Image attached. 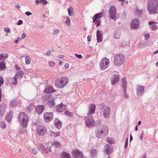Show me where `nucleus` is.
Here are the masks:
<instances>
[{
    "mask_svg": "<svg viewBox=\"0 0 158 158\" xmlns=\"http://www.w3.org/2000/svg\"><path fill=\"white\" fill-rule=\"evenodd\" d=\"M147 8L150 14H157L158 0H148Z\"/></svg>",
    "mask_w": 158,
    "mask_h": 158,
    "instance_id": "f257e3e1",
    "label": "nucleus"
},
{
    "mask_svg": "<svg viewBox=\"0 0 158 158\" xmlns=\"http://www.w3.org/2000/svg\"><path fill=\"white\" fill-rule=\"evenodd\" d=\"M68 82V78L66 77H63L56 80L55 82V84L57 88L61 89L66 86Z\"/></svg>",
    "mask_w": 158,
    "mask_h": 158,
    "instance_id": "f03ea898",
    "label": "nucleus"
},
{
    "mask_svg": "<svg viewBox=\"0 0 158 158\" xmlns=\"http://www.w3.org/2000/svg\"><path fill=\"white\" fill-rule=\"evenodd\" d=\"M109 128L107 126L103 125L101 126L96 133V135L98 138L104 137L107 135L108 133Z\"/></svg>",
    "mask_w": 158,
    "mask_h": 158,
    "instance_id": "7ed1b4c3",
    "label": "nucleus"
},
{
    "mask_svg": "<svg viewBox=\"0 0 158 158\" xmlns=\"http://www.w3.org/2000/svg\"><path fill=\"white\" fill-rule=\"evenodd\" d=\"M18 119L22 125L26 127L27 125L29 119L27 114L24 112H21L19 114Z\"/></svg>",
    "mask_w": 158,
    "mask_h": 158,
    "instance_id": "20e7f679",
    "label": "nucleus"
},
{
    "mask_svg": "<svg viewBox=\"0 0 158 158\" xmlns=\"http://www.w3.org/2000/svg\"><path fill=\"white\" fill-rule=\"evenodd\" d=\"M125 57L121 54H118L114 57V64L117 66H120L122 65L125 61Z\"/></svg>",
    "mask_w": 158,
    "mask_h": 158,
    "instance_id": "39448f33",
    "label": "nucleus"
},
{
    "mask_svg": "<svg viewBox=\"0 0 158 158\" xmlns=\"http://www.w3.org/2000/svg\"><path fill=\"white\" fill-rule=\"evenodd\" d=\"M110 61L106 57L103 58L99 62V67L102 70L106 69L109 65Z\"/></svg>",
    "mask_w": 158,
    "mask_h": 158,
    "instance_id": "423d86ee",
    "label": "nucleus"
},
{
    "mask_svg": "<svg viewBox=\"0 0 158 158\" xmlns=\"http://www.w3.org/2000/svg\"><path fill=\"white\" fill-rule=\"evenodd\" d=\"M47 129L44 126H38L36 129V134L40 136H44L47 133Z\"/></svg>",
    "mask_w": 158,
    "mask_h": 158,
    "instance_id": "0eeeda50",
    "label": "nucleus"
},
{
    "mask_svg": "<svg viewBox=\"0 0 158 158\" xmlns=\"http://www.w3.org/2000/svg\"><path fill=\"white\" fill-rule=\"evenodd\" d=\"M102 13H100L94 15L93 18V22L94 23L97 27L99 26L101 24V20L100 19L102 16Z\"/></svg>",
    "mask_w": 158,
    "mask_h": 158,
    "instance_id": "6e6552de",
    "label": "nucleus"
},
{
    "mask_svg": "<svg viewBox=\"0 0 158 158\" xmlns=\"http://www.w3.org/2000/svg\"><path fill=\"white\" fill-rule=\"evenodd\" d=\"M85 124L88 127L93 126L95 123L93 117L92 116H89L86 117L85 118Z\"/></svg>",
    "mask_w": 158,
    "mask_h": 158,
    "instance_id": "1a4fd4ad",
    "label": "nucleus"
},
{
    "mask_svg": "<svg viewBox=\"0 0 158 158\" xmlns=\"http://www.w3.org/2000/svg\"><path fill=\"white\" fill-rule=\"evenodd\" d=\"M23 74L24 72L22 71H18L16 73L15 76L12 79L13 80L12 82V84L13 85H16L17 84V79L22 78Z\"/></svg>",
    "mask_w": 158,
    "mask_h": 158,
    "instance_id": "9d476101",
    "label": "nucleus"
},
{
    "mask_svg": "<svg viewBox=\"0 0 158 158\" xmlns=\"http://www.w3.org/2000/svg\"><path fill=\"white\" fill-rule=\"evenodd\" d=\"M109 11L110 13L111 18L114 20L116 19V10L115 8L113 6H111L110 8Z\"/></svg>",
    "mask_w": 158,
    "mask_h": 158,
    "instance_id": "9b49d317",
    "label": "nucleus"
},
{
    "mask_svg": "<svg viewBox=\"0 0 158 158\" xmlns=\"http://www.w3.org/2000/svg\"><path fill=\"white\" fill-rule=\"evenodd\" d=\"M158 23L156 22L150 21L148 22V25H149L150 28L152 30L156 31L158 28L156 24Z\"/></svg>",
    "mask_w": 158,
    "mask_h": 158,
    "instance_id": "f8f14e48",
    "label": "nucleus"
},
{
    "mask_svg": "<svg viewBox=\"0 0 158 158\" xmlns=\"http://www.w3.org/2000/svg\"><path fill=\"white\" fill-rule=\"evenodd\" d=\"M73 154L75 158H83L82 154L79 150L77 149L73 150Z\"/></svg>",
    "mask_w": 158,
    "mask_h": 158,
    "instance_id": "ddd939ff",
    "label": "nucleus"
},
{
    "mask_svg": "<svg viewBox=\"0 0 158 158\" xmlns=\"http://www.w3.org/2000/svg\"><path fill=\"white\" fill-rule=\"evenodd\" d=\"M73 154L75 158H83L82 154L79 150L77 149L73 150Z\"/></svg>",
    "mask_w": 158,
    "mask_h": 158,
    "instance_id": "4468645a",
    "label": "nucleus"
},
{
    "mask_svg": "<svg viewBox=\"0 0 158 158\" xmlns=\"http://www.w3.org/2000/svg\"><path fill=\"white\" fill-rule=\"evenodd\" d=\"M66 105L61 103L56 106V110L59 112H62L64 111L66 108Z\"/></svg>",
    "mask_w": 158,
    "mask_h": 158,
    "instance_id": "2eb2a0df",
    "label": "nucleus"
},
{
    "mask_svg": "<svg viewBox=\"0 0 158 158\" xmlns=\"http://www.w3.org/2000/svg\"><path fill=\"white\" fill-rule=\"evenodd\" d=\"M44 117L46 121L48 122L50 121L53 119V113L52 112L49 113H46L44 114Z\"/></svg>",
    "mask_w": 158,
    "mask_h": 158,
    "instance_id": "dca6fc26",
    "label": "nucleus"
},
{
    "mask_svg": "<svg viewBox=\"0 0 158 158\" xmlns=\"http://www.w3.org/2000/svg\"><path fill=\"white\" fill-rule=\"evenodd\" d=\"M110 112V108L109 106H106L103 110V114L104 117L107 118L109 117Z\"/></svg>",
    "mask_w": 158,
    "mask_h": 158,
    "instance_id": "f3484780",
    "label": "nucleus"
},
{
    "mask_svg": "<svg viewBox=\"0 0 158 158\" xmlns=\"http://www.w3.org/2000/svg\"><path fill=\"white\" fill-rule=\"evenodd\" d=\"M131 26L132 28H138L139 26V23L137 19H134L132 20L131 23Z\"/></svg>",
    "mask_w": 158,
    "mask_h": 158,
    "instance_id": "a211bd4d",
    "label": "nucleus"
},
{
    "mask_svg": "<svg viewBox=\"0 0 158 158\" xmlns=\"http://www.w3.org/2000/svg\"><path fill=\"white\" fill-rule=\"evenodd\" d=\"M122 85L125 94V96L126 98H127L128 97L126 94V88L127 86V81L125 78L122 79Z\"/></svg>",
    "mask_w": 158,
    "mask_h": 158,
    "instance_id": "6ab92c4d",
    "label": "nucleus"
},
{
    "mask_svg": "<svg viewBox=\"0 0 158 158\" xmlns=\"http://www.w3.org/2000/svg\"><path fill=\"white\" fill-rule=\"evenodd\" d=\"M55 91V90L51 85L47 86L44 90V92L45 93H52Z\"/></svg>",
    "mask_w": 158,
    "mask_h": 158,
    "instance_id": "aec40b11",
    "label": "nucleus"
},
{
    "mask_svg": "<svg viewBox=\"0 0 158 158\" xmlns=\"http://www.w3.org/2000/svg\"><path fill=\"white\" fill-rule=\"evenodd\" d=\"M96 108L95 106L93 104H90L89 107V111L87 114L88 115H90L93 114L95 111Z\"/></svg>",
    "mask_w": 158,
    "mask_h": 158,
    "instance_id": "412c9836",
    "label": "nucleus"
},
{
    "mask_svg": "<svg viewBox=\"0 0 158 158\" xmlns=\"http://www.w3.org/2000/svg\"><path fill=\"white\" fill-rule=\"evenodd\" d=\"M35 110L38 114L42 113L44 110V106L42 105H38L35 108Z\"/></svg>",
    "mask_w": 158,
    "mask_h": 158,
    "instance_id": "4be33fe9",
    "label": "nucleus"
},
{
    "mask_svg": "<svg viewBox=\"0 0 158 158\" xmlns=\"http://www.w3.org/2000/svg\"><path fill=\"white\" fill-rule=\"evenodd\" d=\"M119 77L118 75H114L112 77L111 84L114 85L119 81Z\"/></svg>",
    "mask_w": 158,
    "mask_h": 158,
    "instance_id": "5701e85b",
    "label": "nucleus"
},
{
    "mask_svg": "<svg viewBox=\"0 0 158 158\" xmlns=\"http://www.w3.org/2000/svg\"><path fill=\"white\" fill-rule=\"evenodd\" d=\"M54 125L58 129H60L61 127L62 124V122L59 119L56 118L54 121Z\"/></svg>",
    "mask_w": 158,
    "mask_h": 158,
    "instance_id": "b1692460",
    "label": "nucleus"
},
{
    "mask_svg": "<svg viewBox=\"0 0 158 158\" xmlns=\"http://www.w3.org/2000/svg\"><path fill=\"white\" fill-rule=\"evenodd\" d=\"M55 99L52 97L51 96L48 100V104L51 107H53L55 105L54 102Z\"/></svg>",
    "mask_w": 158,
    "mask_h": 158,
    "instance_id": "393cba45",
    "label": "nucleus"
},
{
    "mask_svg": "<svg viewBox=\"0 0 158 158\" xmlns=\"http://www.w3.org/2000/svg\"><path fill=\"white\" fill-rule=\"evenodd\" d=\"M97 37L98 42H99L102 41V34H101L99 30H97Z\"/></svg>",
    "mask_w": 158,
    "mask_h": 158,
    "instance_id": "a878e982",
    "label": "nucleus"
},
{
    "mask_svg": "<svg viewBox=\"0 0 158 158\" xmlns=\"http://www.w3.org/2000/svg\"><path fill=\"white\" fill-rule=\"evenodd\" d=\"M144 87L143 86H139L137 88V92L138 94H141L144 93Z\"/></svg>",
    "mask_w": 158,
    "mask_h": 158,
    "instance_id": "bb28decb",
    "label": "nucleus"
},
{
    "mask_svg": "<svg viewBox=\"0 0 158 158\" xmlns=\"http://www.w3.org/2000/svg\"><path fill=\"white\" fill-rule=\"evenodd\" d=\"M61 156L62 158H71L70 155L65 152H63L61 153Z\"/></svg>",
    "mask_w": 158,
    "mask_h": 158,
    "instance_id": "cd10ccee",
    "label": "nucleus"
},
{
    "mask_svg": "<svg viewBox=\"0 0 158 158\" xmlns=\"http://www.w3.org/2000/svg\"><path fill=\"white\" fill-rule=\"evenodd\" d=\"M6 107L4 105H2L0 107V115H3L6 111Z\"/></svg>",
    "mask_w": 158,
    "mask_h": 158,
    "instance_id": "c85d7f7f",
    "label": "nucleus"
},
{
    "mask_svg": "<svg viewBox=\"0 0 158 158\" xmlns=\"http://www.w3.org/2000/svg\"><path fill=\"white\" fill-rule=\"evenodd\" d=\"M106 152L107 154H109L112 152L113 151V148L112 146H111L109 148L108 145H106Z\"/></svg>",
    "mask_w": 158,
    "mask_h": 158,
    "instance_id": "c756f323",
    "label": "nucleus"
},
{
    "mask_svg": "<svg viewBox=\"0 0 158 158\" xmlns=\"http://www.w3.org/2000/svg\"><path fill=\"white\" fill-rule=\"evenodd\" d=\"M13 117L12 114L10 113L8 114L6 116V119L8 122H10Z\"/></svg>",
    "mask_w": 158,
    "mask_h": 158,
    "instance_id": "7c9ffc66",
    "label": "nucleus"
},
{
    "mask_svg": "<svg viewBox=\"0 0 158 158\" xmlns=\"http://www.w3.org/2000/svg\"><path fill=\"white\" fill-rule=\"evenodd\" d=\"M6 69V66L4 62H0V71H2Z\"/></svg>",
    "mask_w": 158,
    "mask_h": 158,
    "instance_id": "2f4dec72",
    "label": "nucleus"
},
{
    "mask_svg": "<svg viewBox=\"0 0 158 158\" xmlns=\"http://www.w3.org/2000/svg\"><path fill=\"white\" fill-rule=\"evenodd\" d=\"M25 63L27 65L31 63V59L30 57L27 55L25 57Z\"/></svg>",
    "mask_w": 158,
    "mask_h": 158,
    "instance_id": "473e14b6",
    "label": "nucleus"
},
{
    "mask_svg": "<svg viewBox=\"0 0 158 158\" xmlns=\"http://www.w3.org/2000/svg\"><path fill=\"white\" fill-rule=\"evenodd\" d=\"M8 57L7 54H5L4 55L2 54L0 55V60L1 61H4L6 60Z\"/></svg>",
    "mask_w": 158,
    "mask_h": 158,
    "instance_id": "72a5a7b5",
    "label": "nucleus"
},
{
    "mask_svg": "<svg viewBox=\"0 0 158 158\" xmlns=\"http://www.w3.org/2000/svg\"><path fill=\"white\" fill-rule=\"evenodd\" d=\"M69 15L71 16H72L74 15V12L73 10V8L72 7H70L68 8Z\"/></svg>",
    "mask_w": 158,
    "mask_h": 158,
    "instance_id": "f704fd0d",
    "label": "nucleus"
},
{
    "mask_svg": "<svg viewBox=\"0 0 158 158\" xmlns=\"http://www.w3.org/2000/svg\"><path fill=\"white\" fill-rule=\"evenodd\" d=\"M39 150V148L38 147L34 148L31 150V153L33 154L36 155Z\"/></svg>",
    "mask_w": 158,
    "mask_h": 158,
    "instance_id": "c9c22d12",
    "label": "nucleus"
},
{
    "mask_svg": "<svg viewBox=\"0 0 158 158\" xmlns=\"http://www.w3.org/2000/svg\"><path fill=\"white\" fill-rule=\"evenodd\" d=\"M51 132L52 135L54 137L59 136L60 135V132H55L53 131H51Z\"/></svg>",
    "mask_w": 158,
    "mask_h": 158,
    "instance_id": "e433bc0d",
    "label": "nucleus"
},
{
    "mask_svg": "<svg viewBox=\"0 0 158 158\" xmlns=\"http://www.w3.org/2000/svg\"><path fill=\"white\" fill-rule=\"evenodd\" d=\"M106 141L107 142L110 144H114L115 143L114 140L112 139L108 138L106 139Z\"/></svg>",
    "mask_w": 158,
    "mask_h": 158,
    "instance_id": "4c0bfd02",
    "label": "nucleus"
},
{
    "mask_svg": "<svg viewBox=\"0 0 158 158\" xmlns=\"http://www.w3.org/2000/svg\"><path fill=\"white\" fill-rule=\"evenodd\" d=\"M51 96L50 95V94H47L44 95L43 98L44 101H48V100H49V98H50Z\"/></svg>",
    "mask_w": 158,
    "mask_h": 158,
    "instance_id": "58836bf2",
    "label": "nucleus"
},
{
    "mask_svg": "<svg viewBox=\"0 0 158 158\" xmlns=\"http://www.w3.org/2000/svg\"><path fill=\"white\" fill-rule=\"evenodd\" d=\"M40 146L41 148V149L45 153H48L47 149H46L44 147L43 145L42 144H40Z\"/></svg>",
    "mask_w": 158,
    "mask_h": 158,
    "instance_id": "ea45409f",
    "label": "nucleus"
},
{
    "mask_svg": "<svg viewBox=\"0 0 158 158\" xmlns=\"http://www.w3.org/2000/svg\"><path fill=\"white\" fill-rule=\"evenodd\" d=\"M17 101L14 100L12 101L10 103V106L12 107H15L17 105Z\"/></svg>",
    "mask_w": 158,
    "mask_h": 158,
    "instance_id": "a19ab883",
    "label": "nucleus"
},
{
    "mask_svg": "<svg viewBox=\"0 0 158 158\" xmlns=\"http://www.w3.org/2000/svg\"><path fill=\"white\" fill-rule=\"evenodd\" d=\"M120 32H116L114 35V38L116 39H118L120 38Z\"/></svg>",
    "mask_w": 158,
    "mask_h": 158,
    "instance_id": "79ce46f5",
    "label": "nucleus"
},
{
    "mask_svg": "<svg viewBox=\"0 0 158 158\" xmlns=\"http://www.w3.org/2000/svg\"><path fill=\"white\" fill-rule=\"evenodd\" d=\"M64 113L66 115L70 117H72L73 116V114L72 113L70 112L67 110H66L64 112Z\"/></svg>",
    "mask_w": 158,
    "mask_h": 158,
    "instance_id": "37998d69",
    "label": "nucleus"
},
{
    "mask_svg": "<svg viewBox=\"0 0 158 158\" xmlns=\"http://www.w3.org/2000/svg\"><path fill=\"white\" fill-rule=\"evenodd\" d=\"M66 23L68 26H69L70 25L71 21L70 19L67 17L65 21Z\"/></svg>",
    "mask_w": 158,
    "mask_h": 158,
    "instance_id": "c03bdc74",
    "label": "nucleus"
},
{
    "mask_svg": "<svg viewBox=\"0 0 158 158\" xmlns=\"http://www.w3.org/2000/svg\"><path fill=\"white\" fill-rule=\"evenodd\" d=\"M49 65L52 67H54L56 65L55 62L52 61H51L48 62Z\"/></svg>",
    "mask_w": 158,
    "mask_h": 158,
    "instance_id": "a18cd8bd",
    "label": "nucleus"
},
{
    "mask_svg": "<svg viewBox=\"0 0 158 158\" xmlns=\"http://www.w3.org/2000/svg\"><path fill=\"white\" fill-rule=\"evenodd\" d=\"M0 126L2 129H4L6 127V124L4 122L2 121L0 123Z\"/></svg>",
    "mask_w": 158,
    "mask_h": 158,
    "instance_id": "49530a36",
    "label": "nucleus"
},
{
    "mask_svg": "<svg viewBox=\"0 0 158 158\" xmlns=\"http://www.w3.org/2000/svg\"><path fill=\"white\" fill-rule=\"evenodd\" d=\"M96 154V151L94 149L92 150L91 151V156L92 157H94Z\"/></svg>",
    "mask_w": 158,
    "mask_h": 158,
    "instance_id": "de8ad7c7",
    "label": "nucleus"
},
{
    "mask_svg": "<svg viewBox=\"0 0 158 158\" xmlns=\"http://www.w3.org/2000/svg\"><path fill=\"white\" fill-rule=\"evenodd\" d=\"M4 83V80L2 77H0V87L3 85Z\"/></svg>",
    "mask_w": 158,
    "mask_h": 158,
    "instance_id": "09e8293b",
    "label": "nucleus"
},
{
    "mask_svg": "<svg viewBox=\"0 0 158 158\" xmlns=\"http://www.w3.org/2000/svg\"><path fill=\"white\" fill-rule=\"evenodd\" d=\"M59 30L57 29H56L54 30L53 31V34L54 35H55L56 34H58L59 33Z\"/></svg>",
    "mask_w": 158,
    "mask_h": 158,
    "instance_id": "8fccbe9b",
    "label": "nucleus"
},
{
    "mask_svg": "<svg viewBox=\"0 0 158 158\" xmlns=\"http://www.w3.org/2000/svg\"><path fill=\"white\" fill-rule=\"evenodd\" d=\"M75 55L79 59H81L82 58V56L81 55H78L77 54H75Z\"/></svg>",
    "mask_w": 158,
    "mask_h": 158,
    "instance_id": "3c124183",
    "label": "nucleus"
},
{
    "mask_svg": "<svg viewBox=\"0 0 158 158\" xmlns=\"http://www.w3.org/2000/svg\"><path fill=\"white\" fill-rule=\"evenodd\" d=\"M41 3L44 4H46L48 2L47 0H41Z\"/></svg>",
    "mask_w": 158,
    "mask_h": 158,
    "instance_id": "603ef678",
    "label": "nucleus"
},
{
    "mask_svg": "<svg viewBox=\"0 0 158 158\" xmlns=\"http://www.w3.org/2000/svg\"><path fill=\"white\" fill-rule=\"evenodd\" d=\"M4 31L6 32H9V33H10V29H8L7 27H6V28H5Z\"/></svg>",
    "mask_w": 158,
    "mask_h": 158,
    "instance_id": "864d4df0",
    "label": "nucleus"
},
{
    "mask_svg": "<svg viewBox=\"0 0 158 158\" xmlns=\"http://www.w3.org/2000/svg\"><path fill=\"white\" fill-rule=\"evenodd\" d=\"M53 145L56 147H58L60 145V144L58 142H55L53 143Z\"/></svg>",
    "mask_w": 158,
    "mask_h": 158,
    "instance_id": "5fc2aeb1",
    "label": "nucleus"
},
{
    "mask_svg": "<svg viewBox=\"0 0 158 158\" xmlns=\"http://www.w3.org/2000/svg\"><path fill=\"white\" fill-rule=\"evenodd\" d=\"M64 68L66 69H68L69 67V64L68 63H66L65 64L64 66Z\"/></svg>",
    "mask_w": 158,
    "mask_h": 158,
    "instance_id": "6e6d98bb",
    "label": "nucleus"
},
{
    "mask_svg": "<svg viewBox=\"0 0 158 158\" xmlns=\"http://www.w3.org/2000/svg\"><path fill=\"white\" fill-rule=\"evenodd\" d=\"M23 22L22 20H19L18 21V23H17V24L18 25H20L22 24H23Z\"/></svg>",
    "mask_w": 158,
    "mask_h": 158,
    "instance_id": "4d7b16f0",
    "label": "nucleus"
},
{
    "mask_svg": "<svg viewBox=\"0 0 158 158\" xmlns=\"http://www.w3.org/2000/svg\"><path fill=\"white\" fill-rule=\"evenodd\" d=\"M41 0H36L35 1V3L38 5L40 3H41Z\"/></svg>",
    "mask_w": 158,
    "mask_h": 158,
    "instance_id": "13d9d810",
    "label": "nucleus"
},
{
    "mask_svg": "<svg viewBox=\"0 0 158 158\" xmlns=\"http://www.w3.org/2000/svg\"><path fill=\"white\" fill-rule=\"evenodd\" d=\"M150 35L149 34H146L145 35V37L146 39L149 38Z\"/></svg>",
    "mask_w": 158,
    "mask_h": 158,
    "instance_id": "bf43d9fd",
    "label": "nucleus"
},
{
    "mask_svg": "<svg viewBox=\"0 0 158 158\" xmlns=\"http://www.w3.org/2000/svg\"><path fill=\"white\" fill-rule=\"evenodd\" d=\"M58 58L59 59H63L64 58V56L63 55H60L58 56Z\"/></svg>",
    "mask_w": 158,
    "mask_h": 158,
    "instance_id": "052dcab7",
    "label": "nucleus"
},
{
    "mask_svg": "<svg viewBox=\"0 0 158 158\" xmlns=\"http://www.w3.org/2000/svg\"><path fill=\"white\" fill-rule=\"evenodd\" d=\"M26 36V34L24 33L22 35L21 38L22 39H24Z\"/></svg>",
    "mask_w": 158,
    "mask_h": 158,
    "instance_id": "680f3d73",
    "label": "nucleus"
},
{
    "mask_svg": "<svg viewBox=\"0 0 158 158\" xmlns=\"http://www.w3.org/2000/svg\"><path fill=\"white\" fill-rule=\"evenodd\" d=\"M25 14L27 15V16H30L32 15V13L31 12L27 11V12H26Z\"/></svg>",
    "mask_w": 158,
    "mask_h": 158,
    "instance_id": "e2e57ef3",
    "label": "nucleus"
},
{
    "mask_svg": "<svg viewBox=\"0 0 158 158\" xmlns=\"http://www.w3.org/2000/svg\"><path fill=\"white\" fill-rule=\"evenodd\" d=\"M51 52L50 51H48L46 53V55L47 56H49L51 55Z\"/></svg>",
    "mask_w": 158,
    "mask_h": 158,
    "instance_id": "0e129e2a",
    "label": "nucleus"
},
{
    "mask_svg": "<svg viewBox=\"0 0 158 158\" xmlns=\"http://www.w3.org/2000/svg\"><path fill=\"white\" fill-rule=\"evenodd\" d=\"M128 141V139H126L125 144V148L127 147V146Z\"/></svg>",
    "mask_w": 158,
    "mask_h": 158,
    "instance_id": "69168bd1",
    "label": "nucleus"
},
{
    "mask_svg": "<svg viewBox=\"0 0 158 158\" xmlns=\"http://www.w3.org/2000/svg\"><path fill=\"white\" fill-rule=\"evenodd\" d=\"M15 69L16 70H20V68L17 65H16Z\"/></svg>",
    "mask_w": 158,
    "mask_h": 158,
    "instance_id": "338daca9",
    "label": "nucleus"
},
{
    "mask_svg": "<svg viewBox=\"0 0 158 158\" xmlns=\"http://www.w3.org/2000/svg\"><path fill=\"white\" fill-rule=\"evenodd\" d=\"M87 40H88V41H89L90 40V36L89 35H88Z\"/></svg>",
    "mask_w": 158,
    "mask_h": 158,
    "instance_id": "774afa93",
    "label": "nucleus"
}]
</instances>
